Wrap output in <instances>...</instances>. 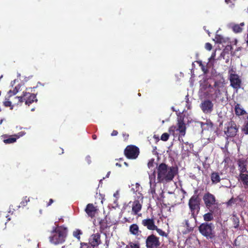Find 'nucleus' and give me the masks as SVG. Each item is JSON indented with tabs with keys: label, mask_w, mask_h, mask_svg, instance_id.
I'll use <instances>...</instances> for the list:
<instances>
[{
	"label": "nucleus",
	"mask_w": 248,
	"mask_h": 248,
	"mask_svg": "<svg viewBox=\"0 0 248 248\" xmlns=\"http://www.w3.org/2000/svg\"><path fill=\"white\" fill-rule=\"evenodd\" d=\"M205 47L207 50H211L212 48V46L210 43H207L205 44Z\"/></svg>",
	"instance_id": "4c0bfd02"
},
{
	"label": "nucleus",
	"mask_w": 248,
	"mask_h": 248,
	"mask_svg": "<svg viewBox=\"0 0 248 248\" xmlns=\"http://www.w3.org/2000/svg\"><path fill=\"white\" fill-rule=\"evenodd\" d=\"M86 160L88 162V163H90L91 162V158L89 156H88L86 157Z\"/></svg>",
	"instance_id": "37998d69"
},
{
	"label": "nucleus",
	"mask_w": 248,
	"mask_h": 248,
	"mask_svg": "<svg viewBox=\"0 0 248 248\" xmlns=\"http://www.w3.org/2000/svg\"><path fill=\"white\" fill-rule=\"evenodd\" d=\"M81 234V232L79 230H76L73 232V235L74 237L77 238L78 239L80 238V235Z\"/></svg>",
	"instance_id": "473e14b6"
},
{
	"label": "nucleus",
	"mask_w": 248,
	"mask_h": 248,
	"mask_svg": "<svg viewBox=\"0 0 248 248\" xmlns=\"http://www.w3.org/2000/svg\"><path fill=\"white\" fill-rule=\"evenodd\" d=\"M214 40L217 43H221L223 41V38L221 36L217 34Z\"/></svg>",
	"instance_id": "c756f323"
},
{
	"label": "nucleus",
	"mask_w": 248,
	"mask_h": 248,
	"mask_svg": "<svg viewBox=\"0 0 248 248\" xmlns=\"http://www.w3.org/2000/svg\"><path fill=\"white\" fill-rule=\"evenodd\" d=\"M207 32H208V34L209 35V34H210L209 31H207Z\"/></svg>",
	"instance_id": "603ef678"
},
{
	"label": "nucleus",
	"mask_w": 248,
	"mask_h": 248,
	"mask_svg": "<svg viewBox=\"0 0 248 248\" xmlns=\"http://www.w3.org/2000/svg\"><path fill=\"white\" fill-rule=\"evenodd\" d=\"M169 134L167 133H163L161 136V140L163 141H167L169 139Z\"/></svg>",
	"instance_id": "72a5a7b5"
},
{
	"label": "nucleus",
	"mask_w": 248,
	"mask_h": 248,
	"mask_svg": "<svg viewBox=\"0 0 248 248\" xmlns=\"http://www.w3.org/2000/svg\"><path fill=\"white\" fill-rule=\"evenodd\" d=\"M17 102H14V104L12 105V102L11 101H9V99H7V98H6L5 99V100L3 102V104H4V105L5 106V107H10V109H13V107H14V105H17Z\"/></svg>",
	"instance_id": "393cba45"
},
{
	"label": "nucleus",
	"mask_w": 248,
	"mask_h": 248,
	"mask_svg": "<svg viewBox=\"0 0 248 248\" xmlns=\"http://www.w3.org/2000/svg\"><path fill=\"white\" fill-rule=\"evenodd\" d=\"M93 139L94 140H95V139H96V136L95 135H93Z\"/></svg>",
	"instance_id": "8fccbe9b"
},
{
	"label": "nucleus",
	"mask_w": 248,
	"mask_h": 248,
	"mask_svg": "<svg viewBox=\"0 0 248 248\" xmlns=\"http://www.w3.org/2000/svg\"><path fill=\"white\" fill-rule=\"evenodd\" d=\"M205 85L208 86L207 84H205Z\"/></svg>",
	"instance_id": "4d7b16f0"
},
{
	"label": "nucleus",
	"mask_w": 248,
	"mask_h": 248,
	"mask_svg": "<svg viewBox=\"0 0 248 248\" xmlns=\"http://www.w3.org/2000/svg\"><path fill=\"white\" fill-rule=\"evenodd\" d=\"M234 108L235 114L237 115H243L246 113V111L244 109V108L241 106L240 104H237L235 106Z\"/></svg>",
	"instance_id": "4be33fe9"
},
{
	"label": "nucleus",
	"mask_w": 248,
	"mask_h": 248,
	"mask_svg": "<svg viewBox=\"0 0 248 248\" xmlns=\"http://www.w3.org/2000/svg\"><path fill=\"white\" fill-rule=\"evenodd\" d=\"M30 201V199L27 198V197H25L23 201L21 202V204L22 206H25L27 203Z\"/></svg>",
	"instance_id": "c9c22d12"
},
{
	"label": "nucleus",
	"mask_w": 248,
	"mask_h": 248,
	"mask_svg": "<svg viewBox=\"0 0 248 248\" xmlns=\"http://www.w3.org/2000/svg\"><path fill=\"white\" fill-rule=\"evenodd\" d=\"M124 154L129 159H136L139 154V150L135 146L129 145L125 149Z\"/></svg>",
	"instance_id": "6e6552de"
},
{
	"label": "nucleus",
	"mask_w": 248,
	"mask_h": 248,
	"mask_svg": "<svg viewBox=\"0 0 248 248\" xmlns=\"http://www.w3.org/2000/svg\"><path fill=\"white\" fill-rule=\"evenodd\" d=\"M230 73V80L231 85L233 88L238 90L241 87V79L239 76L235 74L234 71L231 69L229 71Z\"/></svg>",
	"instance_id": "0eeeda50"
},
{
	"label": "nucleus",
	"mask_w": 248,
	"mask_h": 248,
	"mask_svg": "<svg viewBox=\"0 0 248 248\" xmlns=\"http://www.w3.org/2000/svg\"><path fill=\"white\" fill-rule=\"evenodd\" d=\"M25 134V133L24 132H19L17 134L15 135L16 137H10L7 139L4 140L3 141L6 144L14 143L16 141L17 139L23 136Z\"/></svg>",
	"instance_id": "6ab92c4d"
},
{
	"label": "nucleus",
	"mask_w": 248,
	"mask_h": 248,
	"mask_svg": "<svg viewBox=\"0 0 248 248\" xmlns=\"http://www.w3.org/2000/svg\"><path fill=\"white\" fill-rule=\"evenodd\" d=\"M215 56H216V54L215 53H212L211 56L210 57V58L209 59V61H211L212 60H214L215 59Z\"/></svg>",
	"instance_id": "ea45409f"
},
{
	"label": "nucleus",
	"mask_w": 248,
	"mask_h": 248,
	"mask_svg": "<svg viewBox=\"0 0 248 248\" xmlns=\"http://www.w3.org/2000/svg\"><path fill=\"white\" fill-rule=\"evenodd\" d=\"M189 206L193 215L195 212L198 211L199 209V201L198 196L196 195L193 196L189 201Z\"/></svg>",
	"instance_id": "9d476101"
},
{
	"label": "nucleus",
	"mask_w": 248,
	"mask_h": 248,
	"mask_svg": "<svg viewBox=\"0 0 248 248\" xmlns=\"http://www.w3.org/2000/svg\"><path fill=\"white\" fill-rule=\"evenodd\" d=\"M117 134H118V132L116 130H113L112 131V132L111 133V135L112 136H116Z\"/></svg>",
	"instance_id": "a19ab883"
},
{
	"label": "nucleus",
	"mask_w": 248,
	"mask_h": 248,
	"mask_svg": "<svg viewBox=\"0 0 248 248\" xmlns=\"http://www.w3.org/2000/svg\"><path fill=\"white\" fill-rule=\"evenodd\" d=\"M182 147H192V145L190 144H189L188 142L184 143V145L183 144Z\"/></svg>",
	"instance_id": "58836bf2"
},
{
	"label": "nucleus",
	"mask_w": 248,
	"mask_h": 248,
	"mask_svg": "<svg viewBox=\"0 0 248 248\" xmlns=\"http://www.w3.org/2000/svg\"><path fill=\"white\" fill-rule=\"evenodd\" d=\"M15 99L17 100V104L19 103L25 101V104L29 105L34 101H36V95L34 94H32L30 93L23 92L22 95L18 97H15Z\"/></svg>",
	"instance_id": "39448f33"
},
{
	"label": "nucleus",
	"mask_w": 248,
	"mask_h": 248,
	"mask_svg": "<svg viewBox=\"0 0 248 248\" xmlns=\"http://www.w3.org/2000/svg\"><path fill=\"white\" fill-rule=\"evenodd\" d=\"M146 243L147 247L149 248H156L159 245L157 238L154 235L149 236Z\"/></svg>",
	"instance_id": "ddd939ff"
},
{
	"label": "nucleus",
	"mask_w": 248,
	"mask_h": 248,
	"mask_svg": "<svg viewBox=\"0 0 248 248\" xmlns=\"http://www.w3.org/2000/svg\"><path fill=\"white\" fill-rule=\"evenodd\" d=\"M204 85L201 84V90H202L203 89Z\"/></svg>",
	"instance_id": "de8ad7c7"
},
{
	"label": "nucleus",
	"mask_w": 248,
	"mask_h": 248,
	"mask_svg": "<svg viewBox=\"0 0 248 248\" xmlns=\"http://www.w3.org/2000/svg\"><path fill=\"white\" fill-rule=\"evenodd\" d=\"M124 164H125L126 166H127V163H126V162H124Z\"/></svg>",
	"instance_id": "864d4df0"
},
{
	"label": "nucleus",
	"mask_w": 248,
	"mask_h": 248,
	"mask_svg": "<svg viewBox=\"0 0 248 248\" xmlns=\"http://www.w3.org/2000/svg\"><path fill=\"white\" fill-rule=\"evenodd\" d=\"M53 202V200L52 199H50L49 201V203L48 204V205H50Z\"/></svg>",
	"instance_id": "a18cd8bd"
},
{
	"label": "nucleus",
	"mask_w": 248,
	"mask_h": 248,
	"mask_svg": "<svg viewBox=\"0 0 248 248\" xmlns=\"http://www.w3.org/2000/svg\"><path fill=\"white\" fill-rule=\"evenodd\" d=\"M67 234V229L62 226L53 227L49 237L50 242L57 245L63 243Z\"/></svg>",
	"instance_id": "f03ea898"
},
{
	"label": "nucleus",
	"mask_w": 248,
	"mask_h": 248,
	"mask_svg": "<svg viewBox=\"0 0 248 248\" xmlns=\"http://www.w3.org/2000/svg\"><path fill=\"white\" fill-rule=\"evenodd\" d=\"M80 248H87V245L86 244L81 245Z\"/></svg>",
	"instance_id": "c03bdc74"
},
{
	"label": "nucleus",
	"mask_w": 248,
	"mask_h": 248,
	"mask_svg": "<svg viewBox=\"0 0 248 248\" xmlns=\"http://www.w3.org/2000/svg\"><path fill=\"white\" fill-rule=\"evenodd\" d=\"M155 230L156 231L157 233L160 235L162 236H166V233L164 231H163L162 230L157 228V227H156V229H155Z\"/></svg>",
	"instance_id": "f704fd0d"
},
{
	"label": "nucleus",
	"mask_w": 248,
	"mask_h": 248,
	"mask_svg": "<svg viewBox=\"0 0 248 248\" xmlns=\"http://www.w3.org/2000/svg\"><path fill=\"white\" fill-rule=\"evenodd\" d=\"M2 122H3V120H2V119H1V120L0 121V124H2Z\"/></svg>",
	"instance_id": "3c124183"
},
{
	"label": "nucleus",
	"mask_w": 248,
	"mask_h": 248,
	"mask_svg": "<svg viewBox=\"0 0 248 248\" xmlns=\"http://www.w3.org/2000/svg\"><path fill=\"white\" fill-rule=\"evenodd\" d=\"M100 235L98 233L92 235L89 239L90 244L93 247L98 246L100 243Z\"/></svg>",
	"instance_id": "2eb2a0df"
},
{
	"label": "nucleus",
	"mask_w": 248,
	"mask_h": 248,
	"mask_svg": "<svg viewBox=\"0 0 248 248\" xmlns=\"http://www.w3.org/2000/svg\"><path fill=\"white\" fill-rule=\"evenodd\" d=\"M214 226L212 223H204L202 224L199 227L200 232L208 238H212L213 235Z\"/></svg>",
	"instance_id": "423d86ee"
},
{
	"label": "nucleus",
	"mask_w": 248,
	"mask_h": 248,
	"mask_svg": "<svg viewBox=\"0 0 248 248\" xmlns=\"http://www.w3.org/2000/svg\"><path fill=\"white\" fill-rule=\"evenodd\" d=\"M186 131V126L181 118H178L177 125L170 127L169 130L170 134L175 138L178 137L180 140V138L185 135Z\"/></svg>",
	"instance_id": "7ed1b4c3"
},
{
	"label": "nucleus",
	"mask_w": 248,
	"mask_h": 248,
	"mask_svg": "<svg viewBox=\"0 0 248 248\" xmlns=\"http://www.w3.org/2000/svg\"><path fill=\"white\" fill-rule=\"evenodd\" d=\"M142 223L149 230H155V229H156V226L155 225L154 221L152 219L148 218L144 219L142 220Z\"/></svg>",
	"instance_id": "f3484780"
},
{
	"label": "nucleus",
	"mask_w": 248,
	"mask_h": 248,
	"mask_svg": "<svg viewBox=\"0 0 248 248\" xmlns=\"http://www.w3.org/2000/svg\"><path fill=\"white\" fill-rule=\"evenodd\" d=\"M136 186H139V185L138 184H136Z\"/></svg>",
	"instance_id": "5fc2aeb1"
},
{
	"label": "nucleus",
	"mask_w": 248,
	"mask_h": 248,
	"mask_svg": "<svg viewBox=\"0 0 248 248\" xmlns=\"http://www.w3.org/2000/svg\"><path fill=\"white\" fill-rule=\"evenodd\" d=\"M244 25L245 24L244 22H242L239 24L231 23L229 24V27L235 33H239L242 31L243 27L244 26Z\"/></svg>",
	"instance_id": "a211bd4d"
},
{
	"label": "nucleus",
	"mask_w": 248,
	"mask_h": 248,
	"mask_svg": "<svg viewBox=\"0 0 248 248\" xmlns=\"http://www.w3.org/2000/svg\"><path fill=\"white\" fill-rule=\"evenodd\" d=\"M227 130H225V134L228 137H234L236 135L238 127L235 123L233 121L229 122L226 124Z\"/></svg>",
	"instance_id": "1a4fd4ad"
},
{
	"label": "nucleus",
	"mask_w": 248,
	"mask_h": 248,
	"mask_svg": "<svg viewBox=\"0 0 248 248\" xmlns=\"http://www.w3.org/2000/svg\"><path fill=\"white\" fill-rule=\"evenodd\" d=\"M155 159H150L148 163V167L149 169H152L154 168L155 165Z\"/></svg>",
	"instance_id": "7c9ffc66"
},
{
	"label": "nucleus",
	"mask_w": 248,
	"mask_h": 248,
	"mask_svg": "<svg viewBox=\"0 0 248 248\" xmlns=\"http://www.w3.org/2000/svg\"><path fill=\"white\" fill-rule=\"evenodd\" d=\"M242 130L246 134H248V122L243 126Z\"/></svg>",
	"instance_id": "e433bc0d"
},
{
	"label": "nucleus",
	"mask_w": 248,
	"mask_h": 248,
	"mask_svg": "<svg viewBox=\"0 0 248 248\" xmlns=\"http://www.w3.org/2000/svg\"><path fill=\"white\" fill-rule=\"evenodd\" d=\"M149 177L150 185V192L152 194V197L155 198L156 195L155 190V186H156V175L155 171L151 173L149 172Z\"/></svg>",
	"instance_id": "f8f14e48"
},
{
	"label": "nucleus",
	"mask_w": 248,
	"mask_h": 248,
	"mask_svg": "<svg viewBox=\"0 0 248 248\" xmlns=\"http://www.w3.org/2000/svg\"><path fill=\"white\" fill-rule=\"evenodd\" d=\"M116 166H118V167H121V164H119V163H116Z\"/></svg>",
	"instance_id": "49530a36"
},
{
	"label": "nucleus",
	"mask_w": 248,
	"mask_h": 248,
	"mask_svg": "<svg viewBox=\"0 0 248 248\" xmlns=\"http://www.w3.org/2000/svg\"><path fill=\"white\" fill-rule=\"evenodd\" d=\"M211 179L213 183L217 184L218 183L220 178L218 173L214 172H213L211 176Z\"/></svg>",
	"instance_id": "b1692460"
},
{
	"label": "nucleus",
	"mask_w": 248,
	"mask_h": 248,
	"mask_svg": "<svg viewBox=\"0 0 248 248\" xmlns=\"http://www.w3.org/2000/svg\"><path fill=\"white\" fill-rule=\"evenodd\" d=\"M97 211V207L95 206L93 203L88 204L85 209V211L88 216L91 218L95 217Z\"/></svg>",
	"instance_id": "4468645a"
},
{
	"label": "nucleus",
	"mask_w": 248,
	"mask_h": 248,
	"mask_svg": "<svg viewBox=\"0 0 248 248\" xmlns=\"http://www.w3.org/2000/svg\"><path fill=\"white\" fill-rule=\"evenodd\" d=\"M203 218L205 221H209L213 219V216L211 213H208L203 216Z\"/></svg>",
	"instance_id": "bb28decb"
},
{
	"label": "nucleus",
	"mask_w": 248,
	"mask_h": 248,
	"mask_svg": "<svg viewBox=\"0 0 248 248\" xmlns=\"http://www.w3.org/2000/svg\"><path fill=\"white\" fill-rule=\"evenodd\" d=\"M126 248H140V246L138 244L134 243H130L126 246Z\"/></svg>",
	"instance_id": "2f4dec72"
},
{
	"label": "nucleus",
	"mask_w": 248,
	"mask_h": 248,
	"mask_svg": "<svg viewBox=\"0 0 248 248\" xmlns=\"http://www.w3.org/2000/svg\"><path fill=\"white\" fill-rule=\"evenodd\" d=\"M205 126H206V127H208V129H210V130H212L213 124L211 122L207 121V122L206 123L203 124H202V127L204 129L205 128Z\"/></svg>",
	"instance_id": "c85d7f7f"
},
{
	"label": "nucleus",
	"mask_w": 248,
	"mask_h": 248,
	"mask_svg": "<svg viewBox=\"0 0 248 248\" xmlns=\"http://www.w3.org/2000/svg\"><path fill=\"white\" fill-rule=\"evenodd\" d=\"M156 170L157 180L159 183H167L172 181L177 173L176 168L168 166L164 163L158 166Z\"/></svg>",
	"instance_id": "f257e3e1"
},
{
	"label": "nucleus",
	"mask_w": 248,
	"mask_h": 248,
	"mask_svg": "<svg viewBox=\"0 0 248 248\" xmlns=\"http://www.w3.org/2000/svg\"><path fill=\"white\" fill-rule=\"evenodd\" d=\"M20 88V86L18 85L17 86L15 87V88L13 90V91H11V90L9 91L8 92L9 96L10 97L13 95L16 94V93H17L19 92Z\"/></svg>",
	"instance_id": "a878e982"
},
{
	"label": "nucleus",
	"mask_w": 248,
	"mask_h": 248,
	"mask_svg": "<svg viewBox=\"0 0 248 248\" xmlns=\"http://www.w3.org/2000/svg\"><path fill=\"white\" fill-rule=\"evenodd\" d=\"M236 0H225L226 3L227 4H229V3H233Z\"/></svg>",
	"instance_id": "79ce46f5"
},
{
	"label": "nucleus",
	"mask_w": 248,
	"mask_h": 248,
	"mask_svg": "<svg viewBox=\"0 0 248 248\" xmlns=\"http://www.w3.org/2000/svg\"><path fill=\"white\" fill-rule=\"evenodd\" d=\"M130 233L134 235H138L140 232L138 226L136 224L131 225L129 227Z\"/></svg>",
	"instance_id": "5701e85b"
},
{
	"label": "nucleus",
	"mask_w": 248,
	"mask_h": 248,
	"mask_svg": "<svg viewBox=\"0 0 248 248\" xmlns=\"http://www.w3.org/2000/svg\"><path fill=\"white\" fill-rule=\"evenodd\" d=\"M33 110H34V108L31 109V111H33Z\"/></svg>",
	"instance_id": "6e6d98bb"
},
{
	"label": "nucleus",
	"mask_w": 248,
	"mask_h": 248,
	"mask_svg": "<svg viewBox=\"0 0 248 248\" xmlns=\"http://www.w3.org/2000/svg\"><path fill=\"white\" fill-rule=\"evenodd\" d=\"M239 177V180L242 182L244 186L248 187V173L240 174Z\"/></svg>",
	"instance_id": "412c9836"
},
{
	"label": "nucleus",
	"mask_w": 248,
	"mask_h": 248,
	"mask_svg": "<svg viewBox=\"0 0 248 248\" xmlns=\"http://www.w3.org/2000/svg\"><path fill=\"white\" fill-rule=\"evenodd\" d=\"M136 194L137 195V199L133 202H130L128 203L129 206L131 207L132 212L134 215H137L140 211L143 199V196L140 192Z\"/></svg>",
	"instance_id": "20e7f679"
},
{
	"label": "nucleus",
	"mask_w": 248,
	"mask_h": 248,
	"mask_svg": "<svg viewBox=\"0 0 248 248\" xmlns=\"http://www.w3.org/2000/svg\"><path fill=\"white\" fill-rule=\"evenodd\" d=\"M113 197L115 198V199L114 200V203L115 204V206H117L118 205L117 201L119 198V191L118 190L116 191L114 193Z\"/></svg>",
	"instance_id": "cd10ccee"
},
{
	"label": "nucleus",
	"mask_w": 248,
	"mask_h": 248,
	"mask_svg": "<svg viewBox=\"0 0 248 248\" xmlns=\"http://www.w3.org/2000/svg\"><path fill=\"white\" fill-rule=\"evenodd\" d=\"M110 171L108 172V173H107V177H108L109 175V174H110Z\"/></svg>",
	"instance_id": "09e8293b"
},
{
	"label": "nucleus",
	"mask_w": 248,
	"mask_h": 248,
	"mask_svg": "<svg viewBox=\"0 0 248 248\" xmlns=\"http://www.w3.org/2000/svg\"><path fill=\"white\" fill-rule=\"evenodd\" d=\"M200 107L204 113H210L213 110L214 104L211 101L206 99L201 103Z\"/></svg>",
	"instance_id": "9b49d317"
},
{
	"label": "nucleus",
	"mask_w": 248,
	"mask_h": 248,
	"mask_svg": "<svg viewBox=\"0 0 248 248\" xmlns=\"http://www.w3.org/2000/svg\"><path fill=\"white\" fill-rule=\"evenodd\" d=\"M238 165L240 174L248 173L246 168V162L244 160L240 159L238 161Z\"/></svg>",
	"instance_id": "aec40b11"
},
{
	"label": "nucleus",
	"mask_w": 248,
	"mask_h": 248,
	"mask_svg": "<svg viewBox=\"0 0 248 248\" xmlns=\"http://www.w3.org/2000/svg\"><path fill=\"white\" fill-rule=\"evenodd\" d=\"M203 200L207 206H210L215 202L214 196L210 193H207L204 196Z\"/></svg>",
	"instance_id": "dca6fc26"
}]
</instances>
